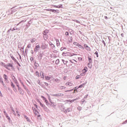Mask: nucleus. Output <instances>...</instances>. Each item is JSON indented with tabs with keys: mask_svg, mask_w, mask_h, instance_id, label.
I'll use <instances>...</instances> for the list:
<instances>
[{
	"mask_svg": "<svg viewBox=\"0 0 127 127\" xmlns=\"http://www.w3.org/2000/svg\"><path fill=\"white\" fill-rule=\"evenodd\" d=\"M0 65L1 66H2V67H4V68H5V69H6L7 70H8V71H10V68L6 66V64H5V63L3 62H1L0 63Z\"/></svg>",
	"mask_w": 127,
	"mask_h": 127,
	"instance_id": "obj_5",
	"label": "nucleus"
},
{
	"mask_svg": "<svg viewBox=\"0 0 127 127\" xmlns=\"http://www.w3.org/2000/svg\"><path fill=\"white\" fill-rule=\"evenodd\" d=\"M43 35H48V33H49V30L45 29L42 32Z\"/></svg>",
	"mask_w": 127,
	"mask_h": 127,
	"instance_id": "obj_12",
	"label": "nucleus"
},
{
	"mask_svg": "<svg viewBox=\"0 0 127 127\" xmlns=\"http://www.w3.org/2000/svg\"><path fill=\"white\" fill-rule=\"evenodd\" d=\"M31 47V44H28V45L27 46V48L29 49Z\"/></svg>",
	"mask_w": 127,
	"mask_h": 127,
	"instance_id": "obj_62",
	"label": "nucleus"
},
{
	"mask_svg": "<svg viewBox=\"0 0 127 127\" xmlns=\"http://www.w3.org/2000/svg\"><path fill=\"white\" fill-rule=\"evenodd\" d=\"M66 86H69V87H72V86L73 85V83H72L71 82H66L65 83Z\"/></svg>",
	"mask_w": 127,
	"mask_h": 127,
	"instance_id": "obj_27",
	"label": "nucleus"
},
{
	"mask_svg": "<svg viewBox=\"0 0 127 127\" xmlns=\"http://www.w3.org/2000/svg\"><path fill=\"white\" fill-rule=\"evenodd\" d=\"M40 49V45H37V44L35 48H34V51L35 53H37V52Z\"/></svg>",
	"mask_w": 127,
	"mask_h": 127,
	"instance_id": "obj_6",
	"label": "nucleus"
},
{
	"mask_svg": "<svg viewBox=\"0 0 127 127\" xmlns=\"http://www.w3.org/2000/svg\"><path fill=\"white\" fill-rule=\"evenodd\" d=\"M6 119H7V120H8V121H10V117H9V116H8V115H7L5 116Z\"/></svg>",
	"mask_w": 127,
	"mask_h": 127,
	"instance_id": "obj_56",
	"label": "nucleus"
},
{
	"mask_svg": "<svg viewBox=\"0 0 127 127\" xmlns=\"http://www.w3.org/2000/svg\"><path fill=\"white\" fill-rule=\"evenodd\" d=\"M48 46V45H47L46 44L42 43L41 48L43 50H44L47 48Z\"/></svg>",
	"mask_w": 127,
	"mask_h": 127,
	"instance_id": "obj_8",
	"label": "nucleus"
},
{
	"mask_svg": "<svg viewBox=\"0 0 127 127\" xmlns=\"http://www.w3.org/2000/svg\"><path fill=\"white\" fill-rule=\"evenodd\" d=\"M40 86H41V87H42V88H43V89H44L45 90H47L44 84H41Z\"/></svg>",
	"mask_w": 127,
	"mask_h": 127,
	"instance_id": "obj_41",
	"label": "nucleus"
},
{
	"mask_svg": "<svg viewBox=\"0 0 127 127\" xmlns=\"http://www.w3.org/2000/svg\"><path fill=\"white\" fill-rule=\"evenodd\" d=\"M62 62H63L64 64V65H66V64H67V63H68V61H67L65 62V60H64V59H62Z\"/></svg>",
	"mask_w": 127,
	"mask_h": 127,
	"instance_id": "obj_47",
	"label": "nucleus"
},
{
	"mask_svg": "<svg viewBox=\"0 0 127 127\" xmlns=\"http://www.w3.org/2000/svg\"><path fill=\"white\" fill-rule=\"evenodd\" d=\"M94 55L96 56L97 58H99V52L98 51H96L94 53Z\"/></svg>",
	"mask_w": 127,
	"mask_h": 127,
	"instance_id": "obj_42",
	"label": "nucleus"
},
{
	"mask_svg": "<svg viewBox=\"0 0 127 127\" xmlns=\"http://www.w3.org/2000/svg\"><path fill=\"white\" fill-rule=\"evenodd\" d=\"M82 73L85 72V74H86L87 73V72H88V67L87 66H85L83 69L82 70Z\"/></svg>",
	"mask_w": 127,
	"mask_h": 127,
	"instance_id": "obj_16",
	"label": "nucleus"
},
{
	"mask_svg": "<svg viewBox=\"0 0 127 127\" xmlns=\"http://www.w3.org/2000/svg\"><path fill=\"white\" fill-rule=\"evenodd\" d=\"M15 7H16V6H14L10 9L12 11V13H13L16 11V9H15Z\"/></svg>",
	"mask_w": 127,
	"mask_h": 127,
	"instance_id": "obj_26",
	"label": "nucleus"
},
{
	"mask_svg": "<svg viewBox=\"0 0 127 127\" xmlns=\"http://www.w3.org/2000/svg\"><path fill=\"white\" fill-rule=\"evenodd\" d=\"M45 80H50V79H51V77L49 76H45Z\"/></svg>",
	"mask_w": 127,
	"mask_h": 127,
	"instance_id": "obj_38",
	"label": "nucleus"
},
{
	"mask_svg": "<svg viewBox=\"0 0 127 127\" xmlns=\"http://www.w3.org/2000/svg\"><path fill=\"white\" fill-rule=\"evenodd\" d=\"M58 8H63V4H61L58 5Z\"/></svg>",
	"mask_w": 127,
	"mask_h": 127,
	"instance_id": "obj_44",
	"label": "nucleus"
},
{
	"mask_svg": "<svg viewBox=\"0 0 127 127\" xmlns=\"http://www.w3.org/2000/svg\"><path fill=\"white\" fill-rule=\"evenodd\" d=\"M78 89H79V86H77L73 88L74 91H76L77 93H78Z\"/></svg>",
	"mask_w": 127,
	"mask_h": 127,
	"instance_id": "obj_30",
	"label": "nucleus"
},
{
	"mask_svg": "<svg viewBox=\"0 0 127 127\" xmlns=\"http://www.w3.org/2000/svg\"><path fill=\"white\" fill-rule=\"evenodd\" d=\"M40 106L42 107V108H43V109H44L45 112H48V108L47 107H46V106H45V105L42 104Z\"/></svg>",
	"mask_w": 127,
	"mask_h": 127,
	"instance_id": "obj_10",
	"label": "nucleus"
},
{
	"mask_svg": "<svg viewBox=\"0 0 127 127\" xmlns=\"http://www.w3.org/2000/svg\"><path fill=\"white\" fill-rule=\"evenodd\" d=\"M10 86L13 88L14 92L16 93L17 92V89H16V87H15V85H14V83H13L12 81L10 82Z\"/></svg>",
	"mask_w": 127,
	"mask_h": 127,
	"instance_id": "obj_3",
	"label": "nucleus"
},
{
	"mask_svg": "<svg viewBox=\"0 0 127 127\" xmlns=\"http://www.w3.org/2000/svg\"><path fill=\"white\" fill-rule=\"evenodd\" d=\"M20 50L21 52L24 53V47H22L21 48H20Z\"/></svg>",
	"mask_w": 127,
	"mask_h": 127,
	"instance_id": "obj_39",
	"label": "nucleus"
},
{
	"mask_svg": "<svg viewBox=\"0 0 127 127\" xmlns=\"http://www.w3.org/2000/svg\"><path fill=\"white\" fill-rule=\"evenodd\" d=\"M88 59L89 63H93V59H92V56H88Z\"/></svg>",
	"mask_w": 127,
	"mask_h": 127,
	"instance_id": "obj_17",
	"label": "nucleus"
},
{
	"mask_svg": "<svg viewBox=\"0 0 127 127\" xmlns=\"http://www.w3.org/2000/svg\"><path fill=\"white\" fill-rule=\"evenodd\" d=\"M40 76L41 78L43 79V80H44L45 76H44V72H43V71H41L40 72Z\"/></svg>",
	"mask_w": 127,
	"mask_h": 127,
	"instance_id": "obj_14",
	"label": "nucleus"
},
{
	"mask_svg": "<svg viewBox=\"0 0 127 127\" xmlns=\"http://www.w3.org/2000/svg\"><path fill=\"white\" fill-rule=\"evenodd\" d=\"M15 30H16V32H18V31H20V28L17 27V26H15Z\"/></svg>",
	"mask_w": 127,
	"mask_h": 127,
	"instance_id": "obj_37",
	"label": "nucleus"
},
{
	"mask_svg": "<svg viewBox=\"0 0 127 127\" xmlns=\"http://www.w3.org/2000/svg\"><path fill=\"white\" fill-rule=\"evenodd\" d=\"M68 42H69V43H72L73 42V37H70V40H68Z\"/></svg>",
	"mask_w": 127,
	"mask_h": 127,
	"instance_id": "obj_45",
	"label": "nucleus"
},
{
	"mask_svg": "<svg viewBox=\"0 0 127 127\" xmlns=\"http://www.w3.org/2000/svg\"><path fill=\"white\" fill-rule=\"evenodd\" d=\"M30 25L28 23H27L25 26H23L24 28H25V30H27L29 27Z\"/></svg>",
	"mask_w": 127,
	"mask_h": 127,
	"instance_id": "obj_21",
	"label": "nucleus"
},
{
	"mask_svg": "<svg viewBox=\"0 0 127 127\" xmlns=\"http://www.w3.org/2000/svg\"><path fill=\"white\" fill-rule=\"evenodd\" d=\"M13 82L15 84L18 83V81H17V79H14Z\"/></svg>",
	"mask_w": 127,
	"mask_h": 127,
	"instance_id": "obj_61",
	"label": "nucleus"
},
{
	"mask_svg": "<svg viewBox=\"0 0 127 127\" xmlns=\"http://www.w3.org/2000/svg\"><path fill=\"white\" fill-rule=\"evenodd\" d=\"M10 62L11 63H8L6 64V67H10L11 68L12 70H13L14 69V66H13V63H12V61H11Z\"/></svg>",
	"mask_w": 127,
	"mask_h": 127,
	"instance_id": "obj_4",
	"label": "nucleus"
},
{
	"mask_svg": "<svg viewBox=\"0 0 127 127\" xmlns=\"http://www.w3.org/2000/svg\"><path fill=\"white\" fill-rule=\"evenodd\" d=\"M0 83H2V85L4 88H6V85L4 84L3 80H2V77L0 75Z\"/></svg>",
	"mask_w": 127,
	"mask_h": 127,
	"instance_id": "obj_7",
	"label": "nucleus"
},
{
	"mask_svg": "<svg viewBox=\"0 0 127 127\" xmlns=\"http://www.w3.org/2000/svg\"><path fill=\"white\" fill-rule=\"evenodd\" d=\"M73 45H75V46H77V47H78V46H79V45L80 44H79L78 42H74L73 43Z\"/></svg>",
	"mask_w": 127,
	"mask_h": 127,
	"instance_id": "obj_43",
	"label": "nucleus"
},
{
	"mask_svg": "<svg viewBox=\"0 0 127 127\" xmlns=\"http://www.w3.org/2000/svg\"><path fill=\"white\" fill-rule=\"evenodd\" d=\"M92 63H88L87 64V66L88 67V68H89V69H92V67L93 66V64H92Z\"/></svg>",
	"mask_w": 127,
	"mask_h": 127,
	"instance_id": "obj_24",
	"label": "nucleus"
},
{
	"mask_svg": "<svg viewBox=\"0 0 127 127\" xmlns=\"http://www.w3.org/2000/svg\"><path fill=\"white\" fill-rule=\"evenodd\" d=\"M18 90L20 95H22V96H23V95H24V92H23V89H22L21 87H19V88H18Z\"/></svg>",
	"mask_w": 127,
	"mask_h": 127,
	"instance_id": "obj_13",
	"label": "nucleus"
},
{
	"mask_svg": "<svg viewBox=\"0 0 127 127\" xmlns=\"http://www.w3.org/2000/svg\"><path fill=\"white\" fill-rule=\"evenodd\" d=\"M76 55H77L76 54H75V53H71L70 52H63L62 53V56H64V57H66V56H69V57H72L73 56H75Z\"/></svg>",
	"mask_w": 127,
	"mask_h": 127,
	"instance_id": "obj_2",
	"label": "nucleus"
},
{
	"mask_svg": "<svg viewBox=\"0 0 127 127\" xmlns=\"http://www.w3.org/2000/svg\"><path fill=\"white\" fill-rule=\"evenodd\" d=\"M3 112L4 113L5 117H6V116L8 115V114H7V113H6V112L5 111V110H4Z\"/></svg>",
	"mask_w": 127,
	"mask_h": 127,
	"instance_id": "obj_59",
	"label": "nucleus"
},
{
	"mask_svg": "<svg viewBox=\"0 0 127 127\" xmlns=\"http://www.w3.org/2000/svg\"><path fill=\"white\" fill-rule=\"evenodd\" d=\"M55 63H56V65H58V64H59V63H60V61L59 60V59H57Z\"/></svg>",
	"mask_w": 127,
	"mask_h": 127,
	"instance_id": "obj_49",
	"label": "nucleus"
},
{
	"mask_svg": "<svg viewBox=\"0 0 127 127\" xmlns=\"http://www.w3.org/2000/svg\"><path fill=\"white\" fill-rule=\"evenodd\" d=\"M41 98H42V99L44 101V103H45L47 107H48L49 108L53 107V108H55V107H56L57 106L56 103L53 102L52 100L51 101H50L49 102L48 100H47V99L43 96H41Z\"/></svg>",
	"mask_w": 127,
	"mask_h": 127,
	"instance_id": "obj_1",
	"label": "nucleus"
},
{
	"mask_svg": "<svg viewBox=\"0 0 127 127\" xmlns=\"http://www.w3.org/2000/svg\"><path fill=\"white\" fill-rule=\"evenodd\" d=\"M47 96H48V100H49V102H51V101H52V100H51V97H50V95H49V94L48 93H47Z\"/></svg>",
	"mask_w": 127,
	"mask_h": 127,
	"instance_id": "obj_36",
	"label": "nucleus"
},
{
	"mask_svg": "<svg viewBox=\"0 0 127 127\" xmlns=\"http://www.w3.org/2000/svg\"><path fill=\"white\" fill-rule=\"evenodd\" d=\"M35 116H37V115H38L39 114V112H38V111H37V110H36V111L34 112Z\"/></svg>",
	"mask_w": 127,
	"mask_h": 127,
	"instance_id": "obj_52",
	"label": "nucleus"
},
{
	"mask_svg": "<svg viewBox=\"0 0 127 127\" xmlns=\"http://www.w3.org/2000/svg\"><path fill=\"white\" fill-rule=\"evenodd\" d=\"M49 45L52 47V49H53V48H55V45L52 43V42H50Z\"/></svg>",
	"mask_w": 127,
	"mask_h": 127,
	"instance_id": "obj_25",
	"label": "nucleus"
},
{
	"mask_svg": "<svg viewBox=\"0 0 127 127\" xmlns=\"http://www.w3.org/2000/svg\"><path fill=\"white\" fill-rule=\"evenodd\" d=\"M15 84L17 87L18 89H19V88H20V87H19V83L18 82H17V83H15Z\"/></svg>",
	"mask_w": 127,
	"mask_h": 127,
	"instance_id": "obj_64",
	"label": "nucleus"
},
{
	"mask_svg": "<svg viewBox=\"0 0 127 127\" xmlns=\"http://www.w3.org/2000/svg\"><path fill=\"white\" fill-rule=\"evenodd\" d=\"M9 55L12 60H13V61H14V62H15V63L17 61V60H16L15 58H14V57H13V55H12L11 54H10Z\"/></svg>",
	"mask_w": 127,
	"mask_h": 127,
	"instance_id": "obj_15",
	"label": "nucleus"
},
{
	"mask_svg": "<svg viewBox=\"0 0 127 127\" xmlns=\"http://www.w3.org/2000/svg\"><path fill=\"white\" fill-rule=\"evenodd\" d=\"M56 42H57V46H60V42H59V40L58 39H56Z\"/></svg>",
	"mask_w": 127,
	"mask_h": 127,
	"instance_id": "obj_31",
	"label": "nucleus"
},
{
	"mask_svg": "<svg viewBox=\"0 0 127 127\" xmlns=\"http://www.w3.org/2000/svg\"><path fill=\"white\" fill-rule=\"evenodd\" d=\"M11 30V28H10L9 30H8V31H7V35H8V34H9V33H10V31Z\"/></svg>",
	"mask_w": 127,
	"mask_h": 127,
	"instance_id": "obj_58",
	"label": "nucleus"
},
{
	"mask_svg": "<svg viewBox=\"0 0 127 127\" xmlns=\"http://www.w3.org/2000/svg\"><path fill=\"white\" fill-rule=\"evenodd\" d=\"M31 23H32V20L30 19L28 22L27 24H29V25L30 26V25L31 24Z\"/></svg>",
	"mask_w": 127,
	"mask_h": 127,
	"instance_id": "obj_55",
	"label": "nucleus"
},
{
	"mask_svg": "<svg viewBox=\"0 0 127 127\" xmlns=\"http://www.w3.org/2000/svg\"><path fill=\"white\" fill-rule=\"evenodd\" d=\"M85 73V72L81 73L80 75V77L81 76H85V75H86V73Z\"/></svg>",
	"mask_w": 127,
	"mask_h": 127,
	"instance_id": "obj_53",
	"label": "nucleus"
},
{
	"mask_svg": "<svg viewBox=\"0 0 127 127\" xmlns=\"http://www.w3.org/2000/svg\"><path fill=\"white\" fill-rule=\"evenodd\" d=\"M64 113L65 114H67V113H70V112L72 111V108H68L67 109H64Z\"/></svg>",
	"mask_w": 127,
	"mask_h": 127,
	"instance_id": "obj_9",
	"label": "nucleus"
},
{
	"mask_svg": "<svg viewBox=\"0 0 127 127\" xmlns=\"http://www.w3.org/2000/svg\"><path fill=\"white\" fill-rule=\"evenodd\" d=\"M16 115H17V117H20V115L19 114V112L18 111H16Z\"/></svg>",
	"mask_w": 127,
	"mask_h": 127,
	"instance_id": "obj_60",
	"label": "nucleus"
},
{
	"mask_svg": "<svg viewBox=\"0 0 127 127\" xmlns=\"http://www.w3.org/2000/svg\"><path fill=\"white\" fill-rule=\"evenodd\" d=\"M87 103V101L85 100V99H82L81 101V105H83V104H86Z\"/></svg>",
	"mask_w": 127,
	"mask_h": 127,
	"instance_id": "obj_34",
	"label": "nucleus"
},
{
	"mask_svg": "<svg viewBox=\"0 0 127 127\" xmlns=\"http://www.w3.org/2000/svg\"><path fill=\"white\" fill-rule=\"evenodd\" d=\"M35 41H36V39H35V38H33L31 40V43H34Z\"/></svg>",
	"mask_w": 127,
	"mask_h": 127,
	"instance_id": "obj_51",
	"label": "nucleus"
},
{
	"mask_svg": "<svg viewBox=\"0 0 127 127\" xmlns=\"http://www.w3.org/2000/svg\"><path fill=\"white\" fill-rule=\"evenodd\" d=\"M51 96H53L54 97H59V93L55 94H50Z\"/></svg>",
	"mask_w": 127,
	"mask_h": 127,
	"instance_id": "obj_40",
	"label": "nucleus"
},
{
	"mask_svg": "<svg viewBox=\"0 0 127 127\" xmlns=\"http://www.w3.org/2000/svg\"><path fill=\"white\" fill-rule=\"evenodd\" d=\"M60 11L58 9H54V13H59Z\"/></svg>",
	"mask_w": 127,
	"mask_h": 127,
	"instance_id": "obj_35",
	"label": "nucleus"
},
{
	"mask_svg": "<svg viewBox=\"0 0 127 127\" xmlns=\"http://www.w3.org/2000/svg\"><path fill=\"white\" fill-rule=\"evenodd\" d=\"M83 46L86 50H88V51H91V48H90V47H89L88 45L84 44Z\"/></svg>",
	"mask_w": 127,
	"mask_h": 127,
	"instance_id": "obj_11",
	"label": "nucleus"
},
{
	"mask_svg": "<svg viewBox=\"0 0 127 127\" xmlns=\"http://www.w3.org/2000/svg\"><path fill=\"white\" fill-rule=\"evenodd\" d=\"M77 100H78V98H76L74 99H72V100H67V102H69V103H73V102H75V101H77Z\"/></svg>",
	"mask_w": 127,
	"mask_h": 127,
	"instance_id": "obj_18",
	"label": "nucleus"
},
{
	"mask_svg": "<svg viewBox=\"0 0 127 127\" xmlns=\"http://www.w3.org/2000/svg\"><path fill=\"white\" fill-rule=\"evenodd\" d=\"M24 118L26 120L27 122H28L29 123H30V119L27 117L26 115H24Z\"/></svg>",
	"mask_w": 127,
	"mask_h": 127,
	"instance_id": "obj_22",
	"label": "nucleus"
},
{
	"mask_svg": "<svg viewBox=\"0 0 127 127\" xmlns=\"http://www.w3.org/2000/svg\"><path fill=\"white\" fill-rule=\"evenodd\" d=\"M28 51V50L27 49V48H26V49H25V53L26 54V55H27V52Z\"/></svg>",
	"mask_w": 127,
	"mask_h": 127,
	"instance_id": "obj_63",
	"label": "nucleus"
},
{
	"mask_svg": "<svg viewBox=\"0 0 127 127\" xmlns=\"http://www.w3.org/2000/svg\"><path fill=\"white\" fill-rule=\"evenodd\" d=\"M68 32H69L70 34H71V35L74 34V31H73V30H72V29H69L68 30Z\"/></svg>",
	"mask_w": 127,
	"mask_h": 127,
	"instance_id": "obj_33",
	"label": "nucleus"
},
{
	"mask_svg": "<svg viewBox=\"0 0 127 127\" xmlns=\"http://www.w3.org/2000/svg\"><path fill=\"white\" fill-rule=\"evenodd\" d=\"M87 82L86 81L85 83H82V84L79 85L78 86V87H79V88H83V87H84V86H85V85H86V84H87Z\"/></svg>",
	"mask_w": 127,
	"mask_h": 127,
	"instance_id": "obj_23",
	"label": "nucleus"
},
{
	"mask_svg": "<svg viewBox=\"0 0 127 127\" xmlns=\"http://www.w3.org/2000/svg\"><path fill=\"white\" fill-rule=\"evenodd\" d=\"M16 64H17V65H18V66H19V67H21V65H20V64H19V63L18 62V61H16L15 62Z\"/></svg>",
	"mask_w": 127,
	"mask_h": 127,
	"instance_id": "obj_54",
	"label": "nucleus"
},
{
	"mask_svg": "<svg viewBox=\"0 0 127 127\" xmlns=\"http://www.w3.org/2000/svg\"><path fill=\"white\" fill-rule=\"evenodd\" d=\"M34 66L36 67L35 69H37V67H39V64H38V63H36V61H35L34 63Z\"/></svg>",
	"mask_w": 127,
	"mask_h": 127,
	"instance_id": "obj_32",
	"label": "nucleus"
},
{
	"mask_svg": "<svg viewBox=\"0 0 127 127\" xmlns=\"http://www.w3.org/2000/svg\"><path fill=\"white\" fill-rule=\"evenodd\" d=\"M80 78H81V75H76L75 79H80Z\"/></svg>",
	"mask_w": 127,
	"mask_h": 127,
	"instance_id": "obj_57",
	"label": "nucleus"
},
{
	"mask_svg": "<svg viewBox=\"0 0 127 127\" xmlns=\"http://www.w3.org/2000/svg\"><path fill=\"white\" fill-rule=\"evenodd\" d=\"M78 47H79V48H81V49H85V48L83 47V46L81 45L80 44L78 45Z\"/></svg>",
	"mask_w": 127,
	"mask_h": 127,
	"instance_id": "obj_46",
	"label": "nucleus"
},
{
	"mask_svg": "<svg viewBox=\"0 0 127 127\" xmlns=\"http://www.w3.org/2000/svg\"><path fill=\"white\" fill-rule=\"evenodd\" d=\"M12 11L11 10V9H9L7 12L6 13L7 15H10L11 14H12Z\"/></svg>",
	"mask_w": 127,
	"mask_h": 127,
	"instance_id": "obj_20",
	"label": "nucleus"
},
{
	"mask_svg": "<svg viewBox=\"0 0 127 127\" xmlns=\"http://www.w3.org/2000/svg\"><path fill=\"white\" fill-rule=\"evenodd\" d=\"M43 38L46 41L48 39V35H43Z\"/></svg>",
	"mask_w": 127,
	"mask_h": 127,
	"instance_id": "obj_29",
	"label": "nucleus"
},
{
	"mask_svg": "<svg viewBox=\"0 0 127 127\" xmlns=\"http://www.w3.org/2000/svg\"><path fill=\"white\" fill-rule=\"evenodd\" d=\"M3 78L5 81V82H7V81H8V77L7 76V75L5 74H3Z\"/></svg>",
	"mask_w": 127,
	"mask_h": 127,
	"instance_id": "obj_19",
	"label": "nucleus"
},
{
	"mask_svg": "<svg viewBox=\"0 0 127 127\" xmlns=\"http://www.w3.org/2000/svg\"><path fill=\"white\" fill-rule=\"evenodd\" d=\"M21 46H22V44H21V43H18V48L20 49V48H21Z\"/></svg>",
	"mask_w": 127,
	"mask_h": 127,
	"instance_id": "obj_48",
	"label": "nucleus"
},
{
	"mask_svg": "<svg viewBox=\"0 0 127 127\" xmlns=\"http://www.w3.org/2000/svg\"><path fill=\"white\" fill-rule=\"evenodd\" d=\"M42 57H43V54L40 53L39 54L38 58H39L40 60H42Z\"/></svg>",
	"mask_w": 127,
	"mask_h": 127,
	"instance_id": "obj_28",
	"label": "nucleus"
},
{
	"mask_svg": "<svg viewBox=\"0 0 127 127\" xmlns=\"http://www.w3.org/2000/svg\"><path fill=\"white\" fill-rule=\"evenodd\" d=\"M35 74L36 76H37V77H40V75H39V72H38V71H36Z\"/></svg>",
	"mask_w": 127,
	"mask_h": 127,
	"instance_id": "obj_50",
	"label": "nucleus"
}]
</instances>
